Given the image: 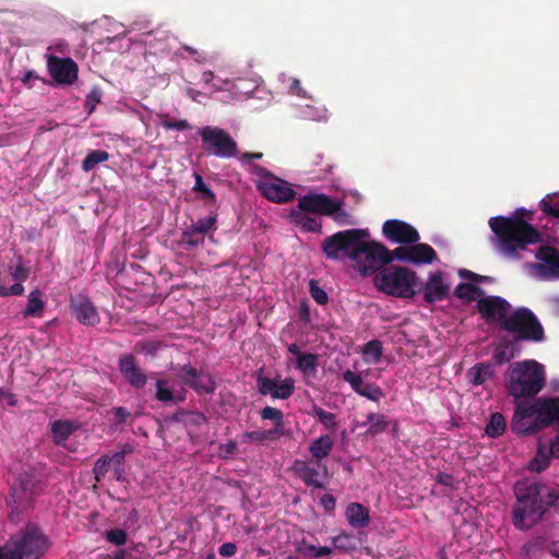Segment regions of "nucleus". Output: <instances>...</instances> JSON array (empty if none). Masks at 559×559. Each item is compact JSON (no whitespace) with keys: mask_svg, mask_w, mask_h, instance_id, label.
Returning <instances> with one entry per match:
<instances>
[{"mask_svg":"<svg viewBox=\"0 0 559 559\" xmlns=\"http://www.w3.org/2000/svg\"><path fill=\"white\" fill-rule=\"evenodd\" d=\"M73 426L67 420H56L51 425V435L56 444H63L73 432Z\"/></svg>","mask_w":559,"mask_h":559,"instance_id":"35","label":"nucleus"},{"mask_svg":"<svg viewBox=\"0 0 559 559\" xmlns=\"http://www.w3.org/2000/svg\"><path fill=\"white\" fill-rule=\"evenodd\" d=\"M559 419V397L537 399L533 403L519 402L512 419L518 435H533Z\"/></svg>","mask_w":559,"mask_h":559,"instance_id":"3","label":"nucleus"},{"mask_svg":"<svg viewBox=\"0 0 559 559\" xmlns=\"http://www.w3.org/2000/svg\"><path fill=\"white\" fill-rule=\"evenodd\" d=\"M516 504L513 509V524L530 528L544 513L554 508L559 513V490L542 483H516L514 486Z\"/></svg>","mask_w":559,"mask_h":559,"instance_id":"1","label":"nucleus"},{"mask_svg":"<svg viewBox=\"0 0 559 559\" xmlns=\"http://www.w3.org/2000/svg\"><path fill=\"white\" fill-rule=\"evenodd\" d=\"M342 378L345 382H347L350 388L358 394L360 392L361 388L366 383L362 379V377L358 373H355L354 371L347 369L342 373Z\"/></svg>","mask_w":559,"mask_h":559,"instance_id":"51","label":"nucleus"},{"mask_svg":"<svg viewBox=\"0 0 559 559\" xmlns=\"http://www.w3.org/2000/svg\"><path fill=\"white\" fill-rule=\"evenodd\" d=\"M358 247L354 262L362 276L377 274L392 262L391 250L381 242L361 238Z\"/></svg>","mask_w":559,"mask_h":559,"instance_id":"9","label":"nucleus"},{"mask_svg":"<svg viewBox=\"0 0 559 559\" xmlns=\"http://www.w3.org/2000/svg\"><path fill=\"white\" fill-rule=\"evenodd\" d=\"M540 207L547 215L559 218V204H551L549 200L544 199L540 202Z\"/></svg>","mask_w":559,"mask_h":559,"instance_id":"61","label":"nucleus"},{"mask_svg":"<svg viewBox=\"0 0 559 559\" xmlns=\"http://www.w3.org/2000/svg\"><path fill=\"white\" fill-rule=\"evenodd\" d=\"M195 182L193 190L197 192L202 193V198L205 200L206 203H215L216 202V195L215 193L205 185L203 181V178L199 174H194Z\"/></svg>","mask_w":559,"mask_h":559,"instance_id":"48","label":"nucleus"},{"mask_svg":"<svg viewBox=\"0 0 559 559\" xmlns=\"http://www.w3.org/2000/svg\"><path fill=\"white\" fill-rule=\"evenodd\" d=\"M390 420L388 417L380 413H370L367 415V420L361 426H368L366 430L367 436L374 437L382 433L388 429Z\"/></svg>","mask_w":559,"mask_h":559,"instance_id":"32","label":"nucleus"},{"mask_svg":"<svg viewBox=\"0 0 559 559\" xmlns=\"http://www.w3.org/2000/svg\"><path fill=\"white\" fill-rule=\"evenodd\" d=\"M495 373L493 366L490 362H480L471 367L466 372V378L473 385H481Z\"/></svg>","mask_w":559,"mask_h":559,"instance_id":"29","label":"nucleus"},{"mask_svg":"<svg viewBox=\"0 0 559 559\" xmlns=\"http://www.w3.org/2000/svg\"><path fill=\"white\" fill-rule=\"evenodd\" d=\"M116 416V425L124 424L131 413L123 406L112 407L110 411Z\"/></svg>","mask_w":559,"mask_h":559,"instance_id":"60","label":"nucleus"},{"mask_svg":"<svg viewBox=\"0 0 559 559\" xmlns=\"http://www.w3.org/2000/svg\"><path fill=\"white\" fill-rule=\"evenodd\" d=\"M109 471H112L111 455L104 454L96 460L93 466V474L96 483H102Z\"/></svg>","mask_w":559,"mask_h":559,"instance_id":"40","label":"nucleus"},{"mask_svg":"<svg viewBox=\"0 0 559 559\" xmlns=\"http://www.w3.org/2000/svg\"><path fill=\"white\" fill-rule=\"evenodd\" d=\"M551 456H555L551 453V447L547 449L544 445H539L535 457L530 462V469L536 473L545 471L550 463Z\"/></svg>","mask_w":559,"mask_h":559,"instance_id":"36","label":"nucleus"},{"mask_svg":"<svg viewBox=\"0 0 559 559\" xmlns=\"http://www.w3.org/2000/svg\"><path fill=\"white\" fill-rule=\"evenodd\" d=\"M24 293V286L23 282L16 281L14 285L11 287L2 286L0 289V297H8V296H21Z\"/></svg>","mask_w":559,"mask_h":559,"instance_id":"58","label":"nucleus"},{"mask_svg":"<svg viewBox=\"0 0 559 559\" xmlns=\"http://www.w3.org/2000/svg\"><path fill=\"white\" fill-rule=\"evenodd\" d=\"M361 238H370L367 228H352L340 230L328 236L321 242V250L328 260L348 259L354 262Z\"/></svg>","mask_w":559,"mask_h":559,"instance_id":"8","label":"nucleus"},{"mask_svg":"<svg viewBox=\"0 0 559 559\" xmlns=\"http://www.w3.org/2000/svg\"><path fill=\"white\" fill-rule=\"evenodd\" d=\"M296 550L300 555L311 556L314 558H321L324 556H330L332 554V548L328 546H314L308 544L305 539L297 544Z\"/></svg>","mask_w":559,"mask_h":559,"instance_id":"38","label":"nucleus"},{"mask_svg":"<svg viewBox=\"0 0 559 559\" xmlns=\"http://www.w3.org/2000/svg\"><path fill=\"white\" fill-rule=\"evenodd\" d=\"M310 295L319 305H325L329 300L326 292L318 286L314 281L310 282Z\"/></svg>","mask_w":559,"mask_h":559,"instance_id":"53","label":"nucleus"},{"mask_svg":"<svg viewBox=\"0 0 559 559\" xmlns=\"http://www.w3.org/2000/svg\"><path fill=\"white\" fill-rule=\"evenodd\" d=\"M217 214L211 212L209 216L199 218L195 223L186 227L182 231L180 245L185 249H192L203 246L205 235L216 229Z\"/></svg>","mask_w":559,"mask_h":559,"instance_id":"13","label":"nucleus"},{"mask_svg":"<svg viewBox=\"0 0 559 559\" xmlns=\"http://www.w3.org/2000/svg\"><path fill=\"white\" fill-rule=\"evenodd\" d=\"M45 308V302L41 299V293L36 289L28 295L26 308L23 310L25 318H40Z\"/></svg>","mask_w":559,"mask_h":559,"instance_id":"33","label":"nucleus"},{"mask_svg":"<svg viewBox=\"0 0 559 559\" xmlns=\"http://www.w3.org/2000/svg\"><path fill=\"white\" fill-rule=\"evenodd\" d=\"M435 480L436 483L447 487H453L454 485L453 476L443 472H438L435 476Z\"/></svg>","mask_w":559,"mask_h":559,"instance_id":"64","label":"nucleus"},{"mask_svg":"<svg viewBox=\"0 0 559 559\" xmlns=\"http://www.w3.org/2000/svg\"><path fill=\"white\" fill-rule=\"evenodd\" d=\"M109 158V154L103 150H93L82 162V169L85 173L93 170L99 163L106 162Z\"/></svg>","mask_w":559,"mask_h":559,"instance_id":"41","label":"nucleus"},{"mask_svg":"<svg viewBox=\"0 0 559 559\" xmlns=\"http://www.w3.org/2000/svg\"><path fill=\"white\" fill-rule=\"evenodd\" d=\"M71 308L75 319L87 326H93L99 322V316L96 307L85 296L79 295L71 299Z\"/></svg>","mask_w":559,"mask_h":559,"instance_id":"22","label":"nucleus"},{"mask_svg":"<svg viewBox=\"0 0 559 559\" xmlns=\"http://www.w3.org/2000/svg\"><path fill=\"white\" fill-rule=\"evenodd\" d=\"M546 381L545 366L534 359L513 362L506 372V389L514 400L536 396Z\"/></svg>","mask_w":559,"mask_h":559,"instance_id":"4","label":"nucleus"},{"mask_svg":"<svg viewBox=\"0 0 559 559\" xmlns=\"http://www.w3.org/2000/svg\"><path fill=\"white\" fill-rule=\"evenodd\" d=\"M480 317L488 323L497 322L502 329L503 320L508 319L511 305L499 296L483 297L477 301Z\"/></svg>","mask_w":559,"mask_h":559,"instance_id":"14","label":"nucleus"},{"mask_svg":"<svg viewBox=\"0 0 559 559\" xmlns=\"http://www.w3.org/2000/svg\"><path fill=\"white\" fill-rule=\"evenodd\" d=\"M100 97H102V94L97 90H92L87 94V96L85 98V103H84V109L87 111V114H92L94 111L97 104L100 103Z\"/></svg>","mask_w":559,"mask_h":559,"instance_id":"54","label":"nucleus"},{"mask_svg":"<svg viewBox=\"0 0 559 559\" xmlns=\"http://www.w3.org/2000/svg\"><path fill=\"white\" fill-rule=\"evenodd\" d=\"M450 286L443 282V274L440 271L431 273L426 282L423 294L427 304L442 301L449 296Z\"/></svg>","mask_w":559,"mask_h":559,"instance_id":"23","label":"nucleus"},{"mask_svg":"<svg viewBox=\"0 0 559 559\" xmlns=\"http://www.w3.org/2000/svg\"><path fill=\"white\" fill-rule=\"evenodd\" d=\"M11 275L15 281L25 282L28 277V271L23 265L22 259L19 258V262L11 267Z\"/></svg>","mask_w":559,"mask_h":559,"instance_id":"56","label":"nucleus"},{"mask_svg":"<svg viewBox=\"0 0 559 559\" xmlns=\"http://www.w3.org/2000/svg\"><path fill=\"white\" fill-rule=\"evenodd\" d=\"M118 370L123 379L135 390H142L148 380L147 374L138 366L132 354H122L118 360Z\"/></svg>","mask_w":559,"mask_h":559,"instance_id":"19","label":"nucleus"},{"mask_svg":"<svg viewBox=\"0 0 559 559\" xmlns=\"http://www.w3.org/2000/svg\"><path fill=\"white\" fill-rule=\"evenodd\" d=\"M162 124L167 130L176 129L179 131H183V130H190L192 128L191 124L186 119H180V120L165 119V120H163Z\"/></svg>","mask_w":559,"mask_h":559,"instance_id":"55","label":"nucleus"},{"mask_svg":"<svg viewBox=\"0 0 559 559\" xmlns=\"http://www.w3.org/2000/svg\"><path fill=\"white\" fill-rule=\"evenodd\" d=\"M47 547L43 532L34 525H27L0 545V559H39Z\"/></svg>","mask_w":559,"mask_h":559,"instance_id":"5","label":"nucleus"},{"mask_svg":"<svg viewBox=\"0 0 559 559\" xmlns=\"http://www.w3.org/2000/svg\"><path fill=\"white\" fill-rule=\"evenodd\" d=\"M47 68L50 76L59 85H72L78 80L79 68L71 58L50 56Z\"/></svg>","mask_w":559,"mask_h":559,"instance_id":"17","label":"nucleus"},{"mask_svg":"<svg viewBox=\"0 0 559 559\" xmlns=\"http://www.w3.org/2000/svg\"><path fill=\"white\" fill-rule=\"evenodd\" d=\"M313 415L326 429L334 430L336 428L335 414L314 406Z\"/></svg>","mask_w":559,"mask_h":559,"instance_id":"45","label":"nucleus"},{"mask_svg":"<svg viewBox=\"0 0 559 559\" xmlns=\"http://www.w3.org/2000/svg\"><path fill=\"white\" fill-rule=\"evenodd\" d=\"M502 330L513 336V341L540 343L546 338L545 330L537 316L526 307H520L509 313L502 322Z\"/></svg>","mask_w":559,"mask_h":559,"instance_id":"6","label":"nucleus"},{"mask_svg":"<svg viewBox=\"0 0 559 559\" xmlns=\"http://www.w3.org/2000/svg\"><path fill=\"white\" fill-rule=\"evenodd\" d=\"M454 295L459 299L465 300L466 302H471L476 299V296L484 295V290L479 286L474 284L460 283L454 289Z\"/></svg>","mask_w":559,"mask_h":559,"instance_id":"37","label":"nucleus"},{"mask_svg":"<svg viewBox=\"0 0 559 559\" xmlns=\"http://www.w3.org/2000/svg\"><path fill=\"white\" fill-rule=\"evenodd\" d=\"M251 173L262 178L258 182L257 188L267 200L275 203H287L295 198L296 192L290 185L274 176L266 168L260 165H252Z\"/></svg>","mask_w":559,"mask_h":559,"instance_id":"10","label":"nucleus"},{"mask_svg":"<svg viewBox=\"0 0 559 559\" xmlns=\"http://www.w3.org/2000/svg\"><path fill=\"white\" fill-rule=\"evenodd\" d=\"M383 236L391 242L409 245L417 242L420 237L417 229L401 219H388L382 225Z\"/></svg>","mask_w":559,"mask_h":559,"instance_id":"15","label":"nucleus"},{"mask_svg":"<svg viewBox=\"0 0 559 559\" xmlns=\"http://www.w3.org/2000/svg\"><path fill=\"white\" fill-rule=\"evenodd\" d=\"M308 164L310 167H319V170L323 174L331 173L333 168V165L324 160V156L320 153H311L308 156Z\"/></svg>","mask_w":559,"mask_h":559,"instance_id":"49","label":"nucleus"},{"mask_svg":"<svg viewBox=\"0 0 559 559\" xmlns=\"http://www.w3.org/2000/svg\"><path fill=\"white\" fill-rule=\"evenodd\" d=\"M334 447V441L330 435H322L314 439L309 445V452L312 459L318 464V467L322 469L324 476H329V469L325 464L321 461L330 455Z\"/></svg>","mask_w":559,"mask_h":559,"instance_id":"25","label":"nucleus"},{"mask_svg":"<svg viewBox=\"0 0 559 559\" xmlns=\"http://www.w3.org/2000/svg\"><path fill=\"white\" fill-rule=\"evenodd\" d=\"M320 504L326 512H333L336 507V500L334 496L325 493L321 497Z\"/></svg>","mask_w":559,"mask_h":559,"instance_id":"62","label":"nucleus"},{"mask_svg":"<svg viewBox=\"0 0 559 559\" xmlns=\"http://www.w3.org/2000/svg\"><path fill=\"white\" fill-rule=\"evenodd\" d=\"M536 259L538 263L533 264L543 276L559 278V250L549 246H542L537 249Z\"/></svg>","mask_w":559,"mask_h":559,"instance_id":"20","label":"nucleus"},{"mask_svg":"<svg viewBox=\"0 0 559 559\" xmlns=\"http://www.w3.org/2000/svg\"><path fill=\"white\" fill-rule=\"evenodd\" d=\"M258 392L263 395H270L272 399L287 400L295 391V380L290 377L280 380L271 379L262 374L257 377Z\"/></svg>","mask_w":559,"mask_h":559,"instance_id":"16","label":"nucleus"},{"mask_svg":"<svg viewBox=\"0 0 559 559\" xmlns=\"http://www.w3.org/2000/svg\"><path fill=\"white\" fill-rule=\"evenodd\" d=\"M179 371L181 382L194 391L203 393H213L215 391L216 383L210 373L199 371L190 364L181 366Z\"/></svg>","mask_w":559,"mask_h":559,"instance_id":"18","label":"nucleus"},{"mask_svg":"<svg viewBox=\"0 0 559 559\" xmlns=\"http://www.w3.org/2000/svg\"><path fill=\"white\" fill-rule=\"evenodd\" d=\"M294 472L297 477L302 480V483L308 487H313L317 489H323L324 483L320 479V477H325L322 474V469L318 466H311L309 462L297 460L294 463Z\"/></svg>","mask_w":559,"mask_h":559,"instance_id":"24","label":"nucleus"},{"mask_svg":"<svg viewBox=\"0 0 559 559\" xmlns=\"http://www.w3.org/2000/svg\"><path fill=\"white\" fill-rule=\"evenodd\" d=\"M156 392L155 399L162 403L175 402L174 392L168 386V381L165 379H157L155 382Z\"/></svg>","mask_w":559,"mask_h":559,"instance_id":"44","label":"nucleus"},{"mask_svg":"<svg viewBox=\"0 0 559 559\" xmlns=\"http://www.w3.org/2000/svg\"><path fill=\"white\" fill-rule=\"evenodd\" d=\"M373 284L378 290L394 297L411 298L415 295L417 275L403 266H390L376 274Z\"/></svg>","mask_w":559,"mask_h":559,"instance_id":"7","label":"nucleus"},{"mask_svg":"<svg viewBox=\"0 0 559 559\" xmlns=\"http://www.w3.org/2000/svg\"><path fill=\"white\" fill-rule=\"evenodd\" d=\"M266 440H277V438L274 435H272L269 430L246 431L241 436L242 443H247L250 441H255V442L262 443Z\"/></svg>","mask_w":559,"mask_h":559,"instance_id":"46","label":"nucleus"},{"mask_svg":"<svg viewBox=\"0 0 559 559\" xmlns=\"http://www.w3.org/2000/svg\"><path fill=\"white\" fill-rule=\"evenodd\" d=\"M238 445L235 440H229L226 443H222L218 447V454L223 459H227L231 455H235L237 453Z\"/></svg>","mask_w":559,"mask_h":559,"instance_id":"57","label":"nucleus"},{"mask_svg":"<svg viewBox=\"0 0 559 559\" xmlns=\"http://www.w3.org/2000/svg\"><path fill=\"white\" fill-rule=\"evenodd\" d=\"M348 524L354 528H364L370 522L369 511L358 502H352L347 506L345 512Z\"/></svg>","mask_w":559,"mask_h":559,"instance_id":"26","label":"nucleus"},{"mask_svg":"<svg viewBox=\"0 0 559 559\" xmlns=\"http://www.w3.org/2000/svg\"><path fill=\"white\" fill-rule=\"evenodd\" d=\"M202 145L209 155L230 158L238 155L237 142L224 129L206 126L198 131Z\"/></svg>","mask_w":559,"mask_h":559,"instance_id":"11","label":"nucleus"},{"mask_svg":"<svg viewBox=\"0 0 559 559\" xmlns=\"http://www.w3.org/2000/svg\"><path fill=\"white\" fill-rule=\"evenodd\" d=\"M107 542L116 546H123L128 540V534L122 528H112L105 533Z\"/></svg>","mask_w":559,"mask_h":559,"instance_id":"52","label":"nucleus"},{"mask_svg":"<svg viewBox=\"0 0 559 559\" xmlns=\"http://www.w3.org/2000/svg\"><path fill=\"white\" fill-rule=\"evenodd\" d=\"M515 357V349L510 341L501 343L493 353V359L497 364L503 365L511 361Z\"/></svg>","mask_w":559,"mask_h":559,"instance_id":"42","label":"nucleus"},{"mask_svg":"<svg viewBox=\"0 0 559 559\" xmlns=\"http://www.w3.org/2000/svg\"><path fill=\"white\" fill-rule=\"evenodd\" d=\"M297 207L310 214L332 216L341 210L342 201L333 199L324 193H308L297 200Z\"/></svg>","mask_w":559,"mask_h":559,"instance_id":"12","label":"nucleus"},{"mask_svg":"<svg viewBox=\"0 0 559 559\" xmlns=\"http://www.w3.org/2000/svg\"><path fill=\"white\" fill-rule=\"evenodd\" d=\"M392 261L394 259L409 262V246H400L391 251Z\"/></svg>","mask_w":559,"mask_h":559,"instance_id":"59","label":"nucleus"},{"mask_svg":"<svg viewBox=\"0 0 559 559\" xmlns=\"http://www.w3.org/2000/svg\"><path fill=\"white\" fill-rule=\"evenodd\" d=\"M362 353L371 355L374 362H378L383 355V346L379 340H371L365 344Z\"/></svg>","mask_w":559,"mask_h":559,"instance_id":"50","label":"nucleus"},{"mask_svg":"<svg viewBox=\"0 0 559 559\" xmlns=\"http://www.w3.org/2000/svg\"><path fill=\"white\" fill-rule=\"evenodd\" d=\"M332 544L335 549L342 552H350L358 548L359 540L353 534L342 532L332 537Z\"/></svg>","mask_w":559,"mask_h":559,"instance_id":"34","label":"nucleus"},{"mask_svg":"<svg viewBox=\"0 0 559 559\" xmlns=\"http://www.w3.org/2000/svg\"><path fill=\"white\" fill-rule=\"evenodd\" d=\"M525 210L521 207L513 216H495L488 223L499 250L510 259H520V250L543 241L540 231L523 218Z\"/></svg>","mask_w":559,"mask_h":559,"instance_id":"2","label":"nucleus"},{"mask_svg":"<svg viewBox=\"0 0 559 559\" xmlns=\"http://www.w3.org/2000/svg\"><path fill=\"white\" fill-rule=\"evenodd\" d=\"M507 423L502 414L493 413L486 426V433L490 438H498L506 431Z\"/></svg>","mask_w":559,"mask_h":559,"instance_id":"39","label":"nucleus"},{"mask_svg":"<svg viewBox=\"0 0 559 559\" xmlns=\"http://www.w3.org/2000/svg\"><path fill=\"white\" fill-rule=\"evenodd\" d=\"M289 217L294 224L299 226L305 231L321 233L322 224L317 217L310 216V213L297 207L293 210Z\"/></svg>","mask_w":559,"mask_h":559,"instance_id":"28","label":"nucleus"},{"mask_svg":"<svg viewBox=\"0 0 559 559\" xmlns=\"http://www.w3.org/2000/svg\"><path fill=\"white\" fill-rule=\"evenodd\" d=\"M260 416L263 420L273 421V428L269 429L272 435L277 439L284 436V414L281 409L265 406L261 409Z\"/></svg>","mask_w":559,"mask_h":559,"instance_id":"30","label":"nucleus"},{"mask_svg":"<svg viewBox=\"0 0 559 559\" xmlns=\"http://www.w3.org/2000/svg\"><path fill=\"white\" fill-rule=\"evenodd\" d=\"M317 359L318 356L311 353H302L296 359V369L301 371L302 373H312L317 370Z\"/></svg>","mask_w":559,"mask_h":559,"instance_id":"43","label":"nucleus"},{"mask_svg":"<svg viewBox=\"0 0 559 559\" xmlns=\"http://www.w3.org/2000/svg\"><path fill=\"white\" fill-rule=\"evenodd\" d=\"M409 262L413 264H430L437 260L435 249L428 243H411Z\"/></svg>","mask_w":559,"mask_h":559,"instance_id":"27","label":"nucleus"},{"mask_svg":"<svg viewBox=\"0 0 559 559\" xmlns=\"http://www.w3.org/2000/svg\"><path fill=\"white\" fill-rule=\"evenodd\" d=\"M132 452V448L126 444L120 451L111 454L112 460V476L117 481L124 483L127 481V473H126V456Z\"/></svg>","mask_w":559,"mask_h":559,"instance_id":"31","label":"nucleus"},{"mask_svg":"<svg viewBox=\"0 0 559 559\" xmlns=\"http://www.w3.org/2000/svg\"><path fill=\"white\" fill-rule=\"evenodd\" d=\"M2 401H5L9 406H16L17 405V397L12 392L0 388V403Z\"/></svg>","mask_w":559,"mask_h":559,"instance_id":"63","label":"nucleus"},{"mask_svg":"<svg viewBox=\"0 0 559 559\" xmlns=\"http://www.w3.org/2000/svg\"><path fill=\"white\" fill-rule=\"evenodd\" d=\"M43 490L44 484L40 478L34 474L24 473L20 477L19 488L13 489V497L20 506H25Z\"/></svg>","mask_w":559,"mask_h":559,"instance_id":"21","label":"nucleus"},{"mask_svg":"<svg viewBox=\"0 0 559 559\" xmlns=\"http://www.w3.org/2000/svg\"><path fill=\"white\" fill-rule=\"evenodd\" d=\"M358 394L372 402H379L385 395L382 389L376 383H365Z\"/></svg>","mask_w":559,"mask_h":559,"instance_id":"47","label":"nucleus"}]
</instances>
